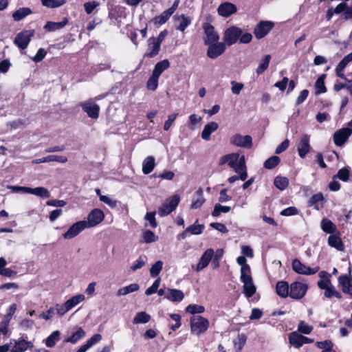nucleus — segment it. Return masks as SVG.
I'll use <instances>...</instances> for the list:
<instances>
[{
    "mask_svg": "<svg viewBox=\"0 0 352 352\" xmlns=\"http://www.w3.org/2000/svg\"><path fill=\"white\" fill-rule=\"evenodd\" d=\"M228 164L230 167L240 175V179L245 181L248 177L245 160L244 155L233 153L222 156L219 160V164Z\"/></svg>",
    "mask_w": 352,
    "mask_h": 352,
    "instance_id": "obj_1",
    "label": "nucleus"
},
{
    "mask_svg": "<svg viewBox=\"0 0 352 352\" xmlns=\"http://www.w3.org/2000/svg\"><path fill=\"white\" fill-rule=\"evenodd\" d=\"M252 35L248 32H243V30L236 26H231L227 28L223 34L225 43L228 45L235 44L238 41L240 43L247 44L251 42Z\"/></svg>",
    "mask_w": 352,
    "mask_h": 352,
    "instance_id": "obj_2",
    "label": "nucleus"
},
{
    "mask_svg": "<svg viewBox=\"0 0 352 352\" xmlns=\"http://www.w3.org/2000/svg\"><path fill=\"white\" fill-rule=\"evenodd\" d=\"M103 97L102 96H96L94 100L89 99L80 103V106L87 116L92 119H97L99 116L100 107L95 102V100H99Z\"/></svg>",
    "mask_w": 352,
    "mask_h": 352,
    "instance_id": "obj_3",
    "label": "nucleus"
},
{
    "mask_svg": "<svg viewBox=\"0 0 352 352\" xmlns=\"http://www.w3.org/2000/svg\"><path fill=\"white\" fill-rule=\"evenodd\" d=\"M208 327L209 321L201 316H195L190 318V329L196 335L204 333Z\"/></svg>",
    "mask_w": 352,
    "mask_h": 352,
    "instance_id": "obj_4",
    "label": "nucleus"
},
{
    "mask_svg": "<svg viewBox=\"0 0 352 352\" xmlns=\"http://www.w3.org/2000/svg\"><path fill=\"white\" fill-rule=\"evenodd\" d=\"M240 280L243 283V293L245 296L252 297L256 293V288L254 284L251 272L240 274Z\"/></svg>",
    "mask_w": 352,
    "mask_h": 352,
    "instance_id": "obj_5",
    "label": "nucleus"
},
{
    "mask_svg": "<svg viewBox=\"0 0 352 352\" xmlns=\"http://www.w3.org/2000/svg\"><path fill=\"white\" fill-rule=\"evenodd\" d=\"M180 197L178 195H175L166 201L159 208L158 214L160 217H164L173 212L178 206Z\"/></svg>",
    "mask_w": 352,
    "mask_h": 352,
    "instance_id": "obj_6",
    "label": "nucleus"
},
{
    "mask_svg": "<svg viewBox=\"0 0 352 352\" xmlns=\"http://www.w3.org/2000/svg\"><path fill=\"white\" fill-rule=\"evenodd\" d=\"M308 286L303 283L296 281L292 283L289 286V297L300 300L302 298L307 291Z\"/></svg>",
    "mask_w": 352,
    "mask_h": 352,
    "instance_id": "obj_7",
    "label": "nucleus"
},
{
    "mask_svg": "<svg viewBox=\"0 0 352 352\" xmlns=\"http://www.w3.org/2000/svg\"><path fill=\"white\" fill-rule=\"evenodd\" d=\"M104 219V214L102 210L95 208L87 215V220L85 224L87 228H93L100 224Z\"/></svg>",
    "mask_w": 352,
    "mask_h": 352,
    "instance_id": "obj_8",
    "label": "nucleus"
},
{
    "mask_svg": "<svg viewBox=\"0 0 352 352\" xmlns=\"http://www.w3.org/2000/svg\"><path fill=\"white\" fill-rule=\"evenodd\" d=\"M87 228L85 224V220L79 221L72 224L65 232L63 234V237L65 239H72L78 236L82 231Z\"/></svg>",
    "mask_w": 352,
    "mask_h": 352,
    "instance_id": "obj_9",
    "label": "nucleus"
},
{
    "mask_svg": "<svg viewBox=\"0 0 352 352\" xmlns=\"http://www.w3.org/2000/svg\"><path fill=\"white\" fill-rule=\"evenodd\" d=\"M34 30H25L19 33L14 38V43L19 48L24 50L28 47L31 38L34 36Z\"/></svg>",
    "mask_w": 352,
    "mask_h": 352,
    "instance_id": "obj_10",
    "label": "nucleus"
},
{
    "mask_svg": "<svg viewBox=\"0 0 352 352\" xmlns=\"http://www.w3.org/2000/svg\"><path fill=\"white\" fill-rule=\"evenodd\" d=\"M274 24L271 21H263L256 25L254 28V34L258 39L265 36L272 29Z\"/></svg>",
    "mask_w": 352,
    "mask_h": 352,
    "instance_id": "obj_11",
    "label": "nucleus"
},
{
    "mask_svg": "<svg viewBox=\"0 0 352 352\" xmlns=\"http://www.w3.org/2000/svg\"><path fill=\"white\" fill-rule=\"evenodd\" d=\"M203 29L206 36L204 38V43L206 45H209L218 41L219 36L215 31L213 25L210 23H204L203 25Z\"/></svg>",
    "mask_w": 352,
    "mask_h": 352,
    "instance_id": "obj_12",
    "label": "nucleus"
},
{
    "mask_svg": "<svg viewBox=\"0 0 352 352\" xmlns=\"http://www.w3.org/2000/svg\"><path fill=\"white\" fill-rule=\"evenodd\" d=\"M207 56L210 58H216L221 55L226 50V43L223 42H214L208 45Z\"/></svg>",
    "mask_w": 352,
    "mask_h": 352,
    "instance_id": "obj_13",
    "label": "nucleus"
},
{
    "mask_svg": "<svg viewBox=\"0 0 352 352\" xmlns=\"http://www.w3.org/2000/svg\"><path fill=\"white\" fill-rule=\"evenodd\" d=\"M230 144L236 146L250 148L252 144V139L250 135H242L235 134L230 138Z\"/></svg>",
    "mask_w": 352,
    "mask_h": 352,
    "instance_id": "obj_14",
    "label": "nucleus"
},
{
    "mask_svg": "<svg viewBox=\"0 0 352 352\" xmlns=\"http://www.w3.org/2000/svg\"><path fill=\"white\" fill-rule=\"evenodd\" d=\"M217 11L219 16L228 18L237 12V8L234 3L226 1L221 3Z\"/></svg>",
    "mask_w": 352,
    "mask_h": 352,
    "instance_id": "obj_15",
    "label": "nucleus"
},
{
    "mask_svg": "<svg viewBox=\"0 0 352 352\" xmlns=\"http://www.w3.org/2000/svg\"><path fill=\"white\" fill-rule=\"evenodd\" d=\"M292 268L294 272L299 274L311 275L316 274L318 271V268H311L303 263L298 259H294L292 261Z\"/></svg>",
    "mask_w": 352,
    "mask_h": 352,
    "instance_id": "obj_16",
    "label": "nucleus"
},
{
    "mask_svg": "<svg viewBox=\"0 0 352 352\" xmlns=\"http://www.w3.org/2000/svg\"><path fill=\"white\" fill-rule=\"evenodd\" d=\"M352 133V129L349 127L342 128L335 132L333 142L337 146L343 145Z\"/></svg>",
    "mask_w": 352,
    "mask_h": 352,
    "instance_id": "obj_17",
    "label": "nucleus"
},
{
    "mask_svg": "<svg viewBox=\"0 0 352 352\" xmlns=\"http://www.w3.org/2000/svg\"><path fill=\"white\" fill-rule=\"evenodd\" d=\"M351 62H352V52L345 56L337 65L335 69L337 76L344 80H347V78L344 74V70Z\"/></svg>",
    "mask_w": 352,
    "mask_h": 352,
    "instance_id": "obj_18",
    "label": "nucleus"
},
{
    "mask_svg": "<svg viewBox=\"0 0 352 352\" xmlns=\"http://www.w3.org/2000/svg\"><path fill=\"white\" fill-rule=\"evenodd\" d=\"M310 136L307 134L303 135L298 146V152L301 158H305L306 155L310 151L311 146L309 144Z\"/></svg>",
    "mask_w": 352,
    "mask_h": 352,
    "instance_id": "obj_19",
    "label": "nucleus"
},
{
    "mask_svg": "<svg viewBox=\"0 0 352 352\" xmlns=\"http://www.w3.org/2000/svg\"><path fill=\"white\" fill-rule=\"evenodd\" d=\"M214 256V250L211 248L206 250L201 256V258L197 265L196 270L199 272L206 267Z\"/></svg>",
    "mask_w": 352,
    "mask_h": 352,
    "instance_id": "obj_20",
    "label": "nucleus"
},
{
    "mask_svg": "<svg viewBox=\"0 0 352 352\" xmlns=\"http://www.w3.org/2000/svg\"><path fill=\"white\" fill-rule=\"evenodd\" d=\"M219 128V124L216 122H210L206 124L201 133V137L203 140L208 141L210 140V135L212 133L216 131Z\"/></svg>",
    "mask_w": 352,
    "mask_h": 352,
    "instance_id": "obj_21",
    "label": "nucleus"
},
{
    "mask_svg": "<svg viewBox=\"0 0 352 352\" xmlns=\"http://www.w3.org/2000/svg\"><path fill=\"white\" fill-rule=\"evenodd\" d=\"M161 45L154 40V37H151L148 40V52L146 56L153 58L158 54L160 51Z\"/></svg>",
    "mask_w": 352,
    "mask_h": 352,
    "instance_id": "obj_22",
    "label": "nucleus"
},
{
    "mask_svg": "<svg viewBox=\"0 0 352 352\" xmlns=\"http://www.w3.org/2000/svg\"><path fill=\"white\" fill-rule=\"evenodd\" d=\"M33 346L32 342L20 339L17 342H15L11 352H24L28 349H32Z\"/></svg>",
    "mask_w": 352,
    "mask_h": 352,
    "instance_id": "obj_23",
    "label": "nucleus"
},
{
    "mask_svg": "<svg viewBox=\"0 0 352 352\" xmlns=\"http://www.w3.org/2000/svg\"><path fill=\"white\" fill-rule=\"evenodd\" d=\"M166 298L171 302H181L184 298V294L179 289L168 288Z\"/></svg>",
    "mask_w": 352,
    "mask_h": 352,
    "instance_id": "obj_24",
    "label": "nucleus"
},
{
    "mask_svg": "<svg viewBox=\"0 0 352 352\" xmlns=\"http://www.w3.org/2000/svg\"><path fill=\"white\" fill-rule=\"evenodd\" d=\"M173 19L178 22L177 29L181 32H184L192 21L190 17L184 14L175 15Z\"/></svg>",
    "mask_w": 352,
    "mask_h": 352,
    "instance_id": "obj_25",
    "label": "nucleus"
},
{
    "mask_svg": "<svg viewBox=\"0 0 352 352\" xmlns=\"http://www.w3.org/2000/svg\"><path fill=\"white\" fill-rule=\"evenodd\" d=\"M324 197L322 193L314 195L309 200V206L314 207L316 210H320L322 208L324 203Z\"/></svg>",
    "mask_w": 352,
    "mask_h": 352,
    "instance_id": "obj_26",
    "label": "nucleus"
},
{
    "mask_svg": "<svg viewBox=\"0 0 352 352\" xmlns=\"http://www.w3.org/2000/svg\"><path fill=\"white\" fill-rule=\"evenodd\" d=\"M276 294L281 298L289 296V286L286 281H278L276 286Z\"/></svg>",
    "mask_w": 352,
    "mask_h": 352,
    "instance_id": "obj_27",
    "label": "nucleus"
},
{
    "mask_svg": "<svg viewBox=\"0 0 352 352\" xmlns=\"http://www.w3.org/2000/svg\"><path fill=\"white\" fill-rule=\"evenodd\" d=\"M338 282L342 286V292L352 296V285L349 277L346 275L340 276Z\"/></svg>",
    "mask_w": 352,
    "mask_h": 352,
    "instance_id": "obj_28",
    "label": "nucleus"
},
{
    "mask_svg": "<svg viewBox=\"0 0 352 352\" xmlns=\"http://www.w3.org/2000/svg\"><path fill=\"white\" fill-rule=\"evenodd\" d=\"M155 158L153 156L146 157L142 163V172L148 175L153 171L155 168Z\"/></svg>",
    "mask_w": 352,
    "mask_h": 352,
    "instance_id": "obj_29",
    "label": "nucleus"
},
{
    "mask_svg": "<svg viewBox=\"0 0 352 352\" xmlns=\"http://www.w3.org/2000/svg\"><path fill=\"white\" fill-rule=\"evenodd\" d=\"M205 199L204 197V192L202 189H199L196 191L194 199L191 204V208L197 209L200 208L204 203Z\"/></svg>",
    "mask_w": 352,
    "mask_h": 352,
    "instance_id": "obj_30",
    "label": "nucleus"
},
{
    "mask_svg": "<svg viewBox=\"0 0 352 352\" xmlns=\"http://www.w3.org/2000/svg\"><path fill=\"white\" fill-rule=\"evenodd\" d=\"M67 22L68 21L67 19H64V20L61 22L48 21L45 25L44 29L48 32H54L65 27Z\"/></svg>",
    "mask_w": 352,
    "mask_h": 352,
    "instance_id": "obj_31",
    "label": "nucleus"
},
{
    "mask_svg": "<svg viewBox=\"0 0 352 352\" xmlns=\"http://www.w3.org/2000/svg\"><path fill=\"white\" fill-rule=\"evenodd\" d=\"M170 67V62L168 59H164L158 62L153 71V74L160 77L162 73Z\"/></svg>",
    "mask_w": 352,
    "mask_h": 352,
    "instance_id": "obj_32",
    "label": "nucleus"
},
{
    "mask_svg": "<svg viewBox=\"0 0 352 352\" xmlns=\"http://www.w3.org/2000/svg\"><path fill=\"white\" fill-rule=\"evenodd\" d=\"M85 335V331L81 327H78L77 328L76 331L72 334L70 337L65 339V342L75 344L79 340L84 338Z\"/></svg>",
    "mask_w": 352,
    "mask_h": 352,
    "instance_id": "obj_33",
    "label": "nucleus"
},
{
    "mask_svg": "<svg viewBox=\"0 0 352 352\" xmlns=\"http://www.w3.org/2000/svg\"><path fill=\"white\" fill-rule=\"evenodd\" d=\"M32 12L29 8H21L12 14V17L14 21H19L32 14Z\"/></svg>",
    "mask_w": 352,
    "mask_h": 352,
    "instance_id": "obj_34",
    "label": "nucleus"
},
{
    "mask_svg": "<svg viewBox=\"0 0 352 352\" xmlns=\"http://www.w3.org/2000/svg\"><path fill=\"white\" fill-rule=\"evenodd\" d=\"M85 299V297L83 294H78L68 299L67 301H65V303L67 305L69 310H71L80 302H82Z\"/></svg>",
    "mask_w": 352,
    "mask_h": 352,
    "instance_id": "obj_35",
    "label": "nucleus"
},
{
    "mask_svg": "<svg viewBox=\"0 0 352 352\" xmlns=\"http://www.w3.org/2000/svg\"><path fill=\"white\" fill-rule=\"evenodd\" d=\"M140 289V286L137 283H132L129 285L120 288L117 292L118 296H125L130 293L138 291Z\"/></svg>",
    "mask_w": 352,
    "mask_h": 352,
    "instance_id": "obj_36",
    "label": "nucleus"
},
{
    "mask_svg": "<svg viewBox=\"0 0 352 352\" xmlns=\"http://www.w3.org/2000/svg\"><path fill=\"white\" fill-rule=\"evenodd\" d=\"M29 194H32L42 198H48L50 197L49 190L44 187L30 188Z\"/></svg>",
    "mask_w": 352,
    "mask_h": 352,
    "instance_id": "obj_37",
    "label": "nucleus"
},
{
    "mask_svg": "<svg viewBox=\"0 0 352 352\" xmlns=\"http://www.w3.org/2000/svg\"><path fill=\"white\" fill-rule=\"evenodd\" d=\"M302 336L296 331L291 333L289 336L290 344L298 349L302 346Z\"/></svg>",
    "mask_w": 352,
    "mask_h": 352,
    "instance_id": "obj_38",
    "label": "nucleus"
},
{
    "mask_svg": "<svg viewBox=\"0 0 352 352\" xmlns=\"http://www.w3.org/2000/svg\"><path fill=\"white\" fill-rule=\"evenodd\" d=\"M271 60V56L270 54L265 55L261 60L259 65L256 69V72L258 75L263 74L268 67Z\"/></svg>",
    "mask_w": 352,
    "mask_h": 352,
    "instance_id": "obj_39",
    "label": "nucleus"
},
{
    "mask_svg": "<svg viewBox=\"0 0 352 352\" xmlns=\"http://www.w3.org/2000/svg\"><path fill=\"white\" fill-rule=\"evenodd\" d=\"M328 243L330 246L336 248L338 250H343V244L341 239L337 235H330L328 239Z\"/></svg>",
    "mask_w": 352,
    "mask_h": 352,
    "instance_id": "obj_40",
    "label": "nucleus"
},
{
    "mask_svg": "<svg viewBox=\"0 0 352 352\" xmlns=\"http://www.w3.org/2000/svg\"><path fill=\"white\" fill-rule=\"evenodd\" d=\"M289 179L283 176H277L275 177L274 184V186L280 190H284L289 185Z\"/></svg>",
    "mask_w": 352,
    "mask_h": 352,
    "instance_id": "obj_41",
    "label": "nucleus"
},
{
    "mask_svg": "<svg viewBox=\"0 0 352 352\" xmlns=\"http://www.w3.org/2000/svg\"><path fill=\"white\" fill-rule=\"evenodd\" d=\"M151 320V316L144 311L138 312L133 319V324H145Z\"/></svg>",
    "mask_w": 352,
    "mask_h": 352,
    "instance_id": "obj_42",
    "label": "nucleus"
},
{
    "mask_svg": "<svg viewBox=\"0 0 352 352\" xmlns=\"http://www.w3.org/2000/svg\"><path fill=\"white\" fill-rule=\"evenodd\" d=\"M60 339L59 331H53L45 340V345L52 348L55 346L56 342Z\"/></svg>",
    "mask_w": 352,
    "mask_h": 352,
    "instance_id": "obj_43",
    "label": "nucleus"
},
{
    "mask_svg": "<svg viewBox=\"0 0 352 352\" xmlns=\"http://www.w3.org/2000/svg\"><path fill=\"white\" fill-rule=\"evenodd\" d=\"M172 14L168 10H165L160 15L155 16L153 19V22L155 24H164L170 19Z\"/></svg>",
    "mask_w": 352,
    "mask_h": 352,
    "instance_id": "obj_44",
    "label": "nucleus"
},
{
    "mask_svg": "<svg viewBox=\"0 0 352 352\" xmlns=\"http://www.w3.org/2000/svg\"><path fill=\"white\" fill-rule=\"evenodd\" d=\"M236 263L241 266L240 274L243 273H249L251 272V269L249 265H248L247 259L244 256H240L236 258Z\"/></svg>",
    "mask_w": 352,
    "mask_h": 352,
    "instance_id": "obj_45",
    "label": "nucleus"
},
{
    "mask_svg": "<svg viewBox=\"0 0 352 352\" xmlns=\"http://www.w3.org/2000/svg\"><path fill=\"white\" fill-rule=\"evenodd\" d=\"M204 229V226L203 224L198 223V220H196L192 225L187 228V231H188L191 234H200L202 233Z\"/></svg>",
    "mask_w": 352,
    "mask_h": 352,
    "instance_id": "obj_46",
    "label": "nucleus"
},
{
    "mask_svg": "<svg viewBox=\"0 0 352 352\" xmlns=\"http://www.w3.org/2000/svg\"><path fill=\"white\" fill-rule=\"evenodd\" d=\"M316 345L322 349V352H336L333 350V343L331 340H327L322 342H317Z\"/></svg>",
    "mask_w": 352,
    "mask_h": 352,
    "instance_id": "obj_47",
    "label": "nucleus"
},
{
    "mask_svg": "<svg viewBox=\"0 0 352 352\" xmlns=\"http://www.w3.org/2000/svg\"><path fill=\"white\" fill-rule=\"evenodd\" d=\"M324 78H325V75H324V74L322 75L320 77H319L317 79V80L315 83L316 92L317 94L325 93L327 91V89L325 87L324 82Z\"/></svg>",
    "mask_w": 352,
    "mask_h": 352,
    "instance_id": "obj_48",
    "label": "nucleus"
},
{
    "mask_svg": "<svg viewBox=\"0 0 352 352\" xmlns=\"http://www.w3.org/2000/svg\"><path fill=\"white\" fill-rule=\"evenodd\" d=\"M322 230L327 233H333L336 230V226L333 222L329 219H323L321 222Z\"/></svg>",
    "mask_w": 352,
    "mask_h": 352,
    "instance_id": "obj_49",
    "label": "nucleus"
},
{
    "mask_svg": "<svg viewBox=\"0 0 352 352\" xmlns=\"http://www.w3.org/2000/svg\"><path fill=\"white\" fill-rule=\"evenodd\" d=\"M146 262V257L140 256L138 259H136L131 265L130 269L133 272H135L139 269H141Z\"/></svg>",
    "mask_w": 352,
    "mask_h": 352,
    "instance_id": "obj_50",
    "label": "nucleus"
},
{
    "mask_svg": "<svg viewBox=\"0 0 352 352\" xmlns=\"http://www.w3.org/2000/svg\"><path fill=\"white\" fill-rule=\"evenodd\" d=\"M230 206H221L219 204H215L212 212L213 217H219L221 213H227L230 210Z\"/></svg>",
    "mask_w": 352,
    "mask_h": 352,
    "instance_id": "obj_51",
    "label": "nucleus"
},
{
    "mask_svg": "<svg viewBox=\"0 0 352 352\" xmlns=\"http://www.w3.org/2000/svg\"><path fill=\"white\" fill-rule=\"evenodd\" d=\"M205 311V308L202 305L191 304L186 307V311L190 314H201Z\"/></svg>",
    "mask_w": 352,
    "mask_h": 352,
    "instance_id": "obj_52",
    "label": "nucleus"
},
{
    "mask_svg": "<svg viewBox=\"0 0 352 352\" xmlns=\"http://www.w3.org/2000/svg\"><path fill=\"white\" fill-rule=\"evenodd\" d=\"M42 4L47 8H57L65 3V0H41Z\"/></svg>",
    "mask_w": 352,
    "mask_h": 352,
    "instance_id": "obj_53",
    "label": "nucleus"
},
{
    "mask_svg": "<svg viewBox=\"0 0 352 352\" xmlns=\"http://www.w3.org/2000/svg\"><path fill=\"white\" fill-rule=\"evenodd\" d=\"M280 162V158L278 156H272L268 158L264 162V167L267 169H272L276 166Z\"/></svg>",
    "mask_w": 352,
    "mask_h": 352,
    "instance_id": "obj_54",
    "label": "nucleus"
},
{
    "mask_svg": "<svg viewBox=\"0 0 352 352\" xmlns=\"http://www.w3.org/2000/svg\"><path fill=\"white\" fill-rule=\"evenodd\" d=\"M142 237H143L144 241L146 243L155 242L158 240V236L157 235H155L154 234V232L151 230L145 231L142 234Z\"/></svg>",
    "mask_w": 352,
    "mask_h": 352,
    "instance_id": "obj_55",
    "label": "nucleus"
},
{
    "mask_svg": "<svg viewBox=\"0 0 352 352\" xmlns=\"http://www.w3.org/2000/svg\"><path fill=\"white\" fill-rule=\"evenodd\" d=\"M159 78L160 77L157 76L156 75H155L152 73L151 76L150 77V78L148 79V80L146 83L147 89L149 90H152V91L155 90L158 86Z\"/></svg>",
    "mask_w": 352,
    "mask_h": 352,
    "instance_id": "obj_56",
    "label": "nucleus"
},
{
    "mask_svg": "<svg viewBox=\"0 0 352 352\" xmlns=\"http://www.w3.org/2000/svg\"><path fill=\"white\" fill-rule=\"evenodd\" d=\"M163 263L161 261L155 262L150 269V274L152 277L157 276L162 270Z\"/></svg>",
    "mask_w": 352,
    "mask_h": 352,
    "instance_id": "obj_57",
    "label": "nucleus"
},
{
    "mask_svg": "<svg viewBox=\"0 0 352 352\" xmlns=\"http://www.w3.org/2000/svg\"><path fill=\"white\" fill-rule=\"evenodd\" d=\"M246 342V336L244 334H239L236 338L234 341V345L235 349H236L237 351H240L243 346L245 345Z\"/></svg>",
    "mask_w": 352,
    "mask_h": 352,
    "instance_id": "obj_58",
    "label": "nucleus"
},
{
    "mask_svg": "<svg viewBox=\"0 0 352 352\" xmlns=\"http://www.w3.org/2000/svg\"><path fill=\"white\" fill-rule=\"evenodd\" d=\"M47 158L48 162H56L60 164H65L68 161L67 157L64 155H50L47 156Z\"/></svg>",
    "mask_w": 352,
    "mask_h": 352,
    "instance_id": "obj_59",
    "label": "nucleus"
},
{
    "mask_svg": "<svg viewBox=\"0 0 352 352\" xmlns=\"http://www.w3.org/2000/svg\"><path fill=\"white\" fill-rule=\"evenodd\" d=\"M324 294L327 298H331L332 296H336L337 298H341L340 294L335 289V287L332 285L324 289Z\"/></svg>",
    "mask_w": 352,
    "mask_h": 352,
    "instance_id": "obj_60",
    "label": "nucleus"
},
{
    "mask_svg": "<svg viewBox=\"0 0 352 352\" xmlns=\"http://www.w3.org/2000/svg\"><path fill=\"white\" fill-rule=\"evenodd\" d=\"M160 278H158L154 281L153 285L145 291V294L147 296H150L153 294H155V292H157V289L160 287Z\"/></svg>",
    "mask_w": 352,
    "mask_h": 352,
    "instance_id": "obj_61",
    "label": "nucleus"
},
{
    "mask_svg": "<svg viewBox=\"0 0 352 352\" xmlns=\"http://www.w3.org/2000/svg\"><path fill=\"white\" fill-rule=\"evenodd\" d=\"M298 330L305 334H309L313 327L310 325L307 324L304 321H300L298 324Z\"/></svg>",
    "mask_w": 352,
    "mask_h": 352,
    "instance_id": "obj_62",
    "label": "nucleus"
},
{
    "mask_svg": "<svg viewBox=\"0 0 352 352\" xmlns=\"http://www.w3.org/2000/svg\"><path fill=\"white\" fill-rule=\"evenodd\" d=\"M178 113H175L168 116V120L164 122V130L168 131L172 124L175 122L177 118Z\"/></svg>",
    "mask_w": 352,
    "mask_h": 352,
    "instance_id": "obj_63",
    "label": "nucleus"
},
{
    "mask_svg": "<svg viewBox=\"0 0 352 352\" xmlns=\"http://www.w3.org/2000/svg\"><path fill=\"white\" fill-rule=\"evenodd\" d=\"M100 201L108 205L110 208H114L117 206V201L109 196H101Z\"/></svg>",
    "mask_w": 352,
    "mask_h": 352,
    "instance_id": "obj_64",
    "label": "nucleus"
}]
</instances>
